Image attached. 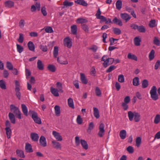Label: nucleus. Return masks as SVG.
Wrapping results in <instances>:
<instances>
[{
    "mask_svg": "<svg viewBox=\"0 0 160 160\" xmlns=\"http://www.w3.org/2000/svg\"><path fill=\"white\" fill-rule=\"evenodd\" d=\"M29 114L31 116L35 122L39 124L42 123L41 118H39L37 112L32 110H30L29 111Z\"/></svg>",
    "mask_w": 160,
    "mask_h": 160,
    "instance_id": "obj_1",
    "label": "nucleus"
},
{
    "mask_svg": "<svg viewBox=\"0 0 160 160\" xmlns=\"http://www.w3.org/2000/svg\"><path fill=\"white\" fill-rule=\"evenodd\" d=\"M157 90L156 87L153 86L151 88L150 92L151 97L154 101H156L158 99V95L157 93Z\"/></svg>",
    "mask_w": 160,
    "mask_h": 160,
    "instance_id": "obj_2",
    "label": "nucleus"
},
{
    "mask_svg": "<svg viewBox=\"0 0 160 160\" xmlns=\"http://www.w3.org/2000/svg\"><path fill=\"white\" fill-rule=\"evenodd\" d=\"M64 45L68 48H71L72 46V40L69 37H67L63 40Z\"/></svg>",
    "mask_w": 160,
    "mask_h": 160,
    "instance_id": "obj_3",
    "label": "nucleus"
},
{
    "mask_svg": "<svg viewBox=\"0 0 160 160\" xmlns=\"http://www.w3.org/2000/svg\"><path fill=\"white\" fill-rule=\"evenodd\" d=\"M104 125L103 123L100 124L99 126V131L98 133V136L100 138L103 137L105 132Z\"/></svg>",
    "mask_w": 160,
    "mask_h": 160,
    "instance_id": "obj_4",
    "label": "nucleus"
},
{
    "mask_svg": "<svg viewBox=\"0 0 160 160\" xmlns=\"http://www.w3.org/2000/svg\"><path fill=\"white\" fill-rule=\"evenodd\" d=\"M120 17L122 19L125 20L126 22H128L131 18V16L126 13H121L120 14Z\"/></svg>",
    "mask_w": 160,
    "mask_h": 160,
    "instance_id": "obj_5",
    "label": "nucleus"
},
{
    "mask_svg": "<svg viewBox=\"0 0 160 160\" xmlns=\"http://www.w3.org/2000/svg\"><path fill=\"white\" fill-rule=\"evenodd\" d=\"M39 142L41 146L42 147H45L47 145L46 139L45 137L42 136L39 139Z\"/></svg>",
    "mask_w": 160,
    "mask_h": 160,
    "instance_id": "obj_6",
    "label": "nucleus"
},
{
    "mask_svg": "<svg viewBox=\"0 0 160 160\" xmlns=\"http://www.w3.org/2000/svg\"><path fill=\"white\" fill-rule=\"evenodd\" d=\"M10 109L11 111L13 112L15 115L17 114L18 112H20V111L18 108L13 104L10 105Z\"/></svg>",
    "mask_w": 160,
    "mask_h": 160,
    "instance_id": "obj_7",
    "label": "nucleus"
},
{
    "mask_svg": "<svg viewBox=\"0 0 160 160\" xmlns=\"http://www.w3.org/2000/svg\"><path fill=\"white\" fill-rule=\"evenodd\" d=\"M102 61H104V62L103 63L104 67L106 68L108 65H109L107 55H104L102 57Z\"/></svg>",
    "mask_w": 160,
    "mask_h": 160,
    "instance_id": "obj_8",
    "label": "nucleus"
},
{
    "mask_svg": "<svg viewBox=\"0 0 160 160\" xmlns=\"http://www.w3.org/2000/svg\"><path fill=\"white\" fill-rule=\"evenodd\" d=\"M52 135L58 141H62V137L59 133L55 131H53L52 132Z\"/></svg>",
    "mask_w": 160,
    "mask_h": 160,
    "instance_id": "obj_9",
    "label": "nucleus"
},
{
    "mask_svg": "<svg viewBox=\"0 0 160 160\" xmlns=\"http://www.w3.org/2000/svg\"><path fill=\"white\" fill-rule=\"evenodd\" d=\"M30 137L32 140L34 142H37L39 139L38 134L36 133L32 132L31 133Z\"/></svg>",
    "mask_w": 160,
    "mask_h": 160,
    "instance_id": "obj_10",
    "label": "nucleus"
},
{
    "mask_svg": "<svg viewBox=\"0 0 160 160\" xmlns=\"http://www.w3.org/2000/svg\"><path fill=\"white\" fill-rule=\"evenodd\" d=\"M57 61L58 62L61 64L66 65L68 63V61L63 57L57 58Z\"/></svg>",
    "mask_w": 160,
    "mask_h": 160,
    "instance_id": "obj_11",
    "label": "nucleus"
},
{
    "mask_svg": "<svg viewBox=\"0 0 160 160\" xmlns=\"http://www.w3.org/2000/svg\"><path fill=\"white\" fill-rule=\"evenodd\" d=\"M8 117L11 122L14 124L16 122V119L14 114L11 112H9L8 114Z\"/></svg>",
    "mask_w": 160,
    "mask_h": 160,
    "instance_id": "obj_12",
    "label": "nucleus"
},
{
    "mask_svg": "<svg viewBox=\"0 0 160 160\" xmlns=\"http://www.w3.org/2000/svg\"><path fill=\"white\" fill-rule=\"evenodd\" d=\"M4 5L6 7L10 8L14 6V3L12 1H8L5 2Z\"/></svg>",
    "mask_w": 160,
    "mask_h": 160,
    "instance_id": "obj_13",
    "label": "nucleus"
},
{
    "mask_svg": "<svg viewBox=\"0 0 160 160\" xmlns=\"http://www.w3.org/2000/svg\"><path fill=\"white\" fill-rule=\"evenodd\" d=\"M52 143L53 144V147L54 148L60 150L61 149V145L59 142L55 141H52Z\"/></svg>",
    "mask_w": 160,
    "mask_h": 160,
    "instance_id": "obj_14",
    "label": "nucleus"
},
{
    "mask_svg": "<svg viewBox=\"0 0 160 160\" xmlns=\"http://www.w3.org/2000/svg\"><path fill=\"white\" fill-rule=\"evenodd\" d=\"M112 22L120 26L122 25V21L120 19H118L116 17L114 18L113 19Z\"/></svg>",
    "mask_w": 160,
    "mask_h": 160,
    "instance_id": "obj_15",
    "label": "nucleus"
},
{
    "mask_svg": "<svg viewBox=\"0 0 160 160\" xmlns=\"http://www.w3.org/2000/svg\"><path fill=\"white\" fill-rule=\"evenodd\" d=\"M80 142L82 148L85 150L88 149V145L87 143V142L84 140L81 139L80 140Z\"/></svg>",
    "mask_w": 160,
    "mask_h": 160,
    "instance_id": "obj_16",
    "label": "nucleus"
},
{
    "mask_svg": "<svg viewBox=\"0 0 160 160\" xmlns=\"http://www.w3.org/2000/svg\"><path fill=\"white\" fill-rule=\"evenodd\" d=\"M22 110L24 115L27 116L28 115V110L26 106L24 104H21Z\"/></svg>",
    "mask_w": 160,
    "mask_h": 160,
    "instance_id": "obj_17",
    "label": "nucleus"
},
{
    "mask_svg": "<svg viewBox=\"0 0 160 160\" xmlns=\"http://www.w3.org/2000/svg\"><path fill=\"white\" fill-rule=\"evenodd\" d=\"M50 91L52 93L55 97H58L59 96L58 91L57 89L53 88L52 87L50 88Z\"/></svg>",
    "mask_w": 160,
    "mask_h": 160,
    "instance_id": "obj_18",
    "label": "nucleus"
},
{
    "mask_svg": "<svg viewBox=\"0 0 160 160\" xmlns=\"http://www.w3.org/2000/svg\"><path fill=\"white\" fill-rule=\"evenodd\" d=\"M28 46L29 50L34 51L35 50V45L32 42L29 41L28 43Z\"/></svg>",
    "mask_w": 160,
    "mask_h": 160,
    "instance_id": "obj_19",
    "label": "nucleus"
},
{
    "mask_svg": "<svg viewBox=\"0 0 160 160\" xmlns=\"http://www.w3.org/2000/svg\"><path fill=\"white\" fill-rule=\"evenodd\" d=\"M25 149L26 152H33V150L32 148L31 145L29 143H26Z\"/></svg>",
    "mask_w": 160,
    "mask_h": 160,
    "instance_id": "obj_20",
    "label": "nucleus"
},
{
    "mask_svg": "<svg viewBox=\"0 0 160 160\" xmlns=\"http://www.w3.org/2000/svg\"><path fill=\"white\" fill-rule=\"evenodd\" d=\"M127 132L125 130H123L121 131L119 133V136L122 139H124L126 137Z\"/></svg>",
    "mask_w": 160,
    "mask_h": 160,
    "instance_id": "obj_21",
    "label": "nucleus"
},
{
    "mask_svg": "<svg viewBox=\"0 0 160 160\" xmlns=\"http://www.w3.org/2000/svg\"><path fill=\"white\" fill-rule=\"evenodd\" d=\"M77 30L78 28L76 25H73L71 26V32L73 34L76 35L77 34Z\"/></svg>",
    "mask_w": 160,
    "mask_h": 160,
    "instance_id": "obj_22",
    "label": "nucleus"
},
{
    "mask_svg": "<svg viewBox=\"0 0 160 160\" xmlns=\"http://www.w3.org/2000/svg\"><path fill=\"white\" fill-rule=\"evenodd\" d=\"M80 75L81 80L82 83L84 84H87L88 82V80L86 78L84 74L82 73H81Z\"/></svg>",
    "mask_w": 160,
    "mask_h": 160,
    "instance_id": "obj_23",
    "label": "nucleus"
},
{
    "mask_svg": "<svg viewBox=\"0 0 160 160\" xmlns=\"http://www.w3.org/2000/svg\"><path fill=\"white\" fill-rule=\"evenodd\" d=\"M75 2L77 4L84 6H87L88 5L87 3L84 0H77L75 1Z\"/></svg>",
    "mask_w": 160,
    "mask_h": 160,
    "instance_id": "obj_24",
    "label": "nucleus"
},
{
    "mask_svg": "<svg viewBox=\"0 0 160 160\" xmlns=\"http://www.w3.org/2000/svg\"><path fill=\"white\" fill-rule=\"evenodd\" d=\"M68 104L69 107L72 109H74L75 108V107L72 99L71 98H69L68 99Z\"/></svg>",
    "mask_w": 160,
    "mask_h": 160,
    "instance_id": "obj_25",
    "label": "nucleus"
},
{
    "mask_svg": "<svg viewBox=\"0 0 160 160\" xmlns=\"http://www.w3.org/2000/svg\"><path fill=\"white\" fill-rule=\"evenodd\" d=\"M55 112L56 115L58 117L60 116V107L58 105H56L54 107Z\"/></svg>",
    "mask_w": 160,
    "mask_h": 160,
    "instance_id": "obj_26",
    "label": "nucleus"
},
{
    "mask_svg": "<svg viewBox=\"0 0 160 160\" xmlns=\"http://www.w3.org/2000/svg\"><path fill=\"white\" fill-rule=\"evenodd\" d=\"M133 85L135 86H138L139 84V79L138 77L134 78L132 80Z\"/></svg>",
    "mask_w": 160,
    "mask_h": 160,
    "instance_id": "obj_27",
    "label": "nucleus"
},
{
    "mask_svg": "<svg viewBox=\"0 0 160 160\" xmlns=\"http://www.w3.org/2000/svg\"><path fill=\"white\" fill-rule=\"evenodd\" d=\"M94 115L97 118H98L100 117L99 112L98 109L96 108H93Z\"/></svg>",
    "mask_w": 160,
    "mask_h": 160,
    "instance_id": "obj_28",
    "label": "nucleus"
},
{
    "mask_svg": "<svg viewBox=\"0 0 160 160\" xmlns=\"http://www.w3.org/2000/svg\"><path fill=\"white\" fill-rule=\"evenodd\" d=\"M140 115L138 112H135V115L134 117V119L136 122H138L140 119Z\"/></svg>",
    "mask_w": 160,
    "mask_h": 160,
    "instance_id": "obj_29",
    "label": "nucleus"
},
{
    "mask_svg": "<svg viewBox=\"0 0 160 160\" xmlns=\"http://www.w3.org/2000/svg\"><path fill=\"white\" fill-rule=\"evenodd\" d=\"M58 48L57 46H55L54 48L53 51V55L54 58H56L58 56Z\"/></svg>",
    "mask_w": 160,
    "mask_h": 160,
    "instance_id": "obj_30",
    "label": "nucleus"
},
{
    "mask_svg": "<svg viewBox=\"0 0 160 160\" xmlns=\"http://www.w3.org/2000/svg\"><path fill=\"white\" fill-rule=\"evenodd\" d=\"M122 6V2L121 0H118L116 3V8L120 10L121 9Z\"/></svg>",
    "mask_w": 160,
    "mask_h": 160,
    "instance_id": "obj_31",
    "label": "nucleus"
},
{
    "mask_svg": "<svg viewBox=\"0 0 160 160\" xmlns=\"http://www.w3.org/2000/svg\"><path fill=\"white\" fill-rule=\"evenodd\" d=\"M134 44L136 46H139L140 45L141 39L138 37H136L134 39Z\"/></svg>",
    "mask_w": 160,
    "mask_h": 160,
    "instance_id": "obj_32",
    "label": "nucleus"
},
{
    "mask_svg": "<svg viewBox=\"0 0 160 160\" xmlns=\"http://www.w3.org/2000/svg\"><path fill=\"white\" fill-rule=\"evenodd\" d=\"M37 67L40 70L43 69V65L42 62L40 60H38L37 62Z\"/></svg>",
    "mask_w": 160,
    "mask_h": 160,
    "instance_id": "obj_33",
    "label": "nucleus"
},
{
    "mask_svg": "<svg viewBox=\"0 0 160 160\" xmlns=\"http://www.w3.org/2000/svg\"><path fill=\"white\" fill-rule=\"evenodd\" d=\"M112 29L113 31L115 34L117 35H119L121 33V31L118 28H113Z\"/></svg>",
    "mask_w": 160,
    "mask_h": 160,
    "instance_id": "obj_34",
    "label": "nucleus"
},
{
    "mask_svg": "<svg viewBox=\"0 0 160 160\" xmlns=\"http://www.w3.org/2000/svg\"><path fill=\"white\" fill-rule=\"evenodd\" d=\"M16 153L21 158H24L25 157L23 151L22 150H16Z\"/></svg>",
    "mask_w": 160,
    "mask_h": 160,
    "instance_id": "obj_35",
    "label": "nucleus"
},
{
    "mask_svg": "<svg viewBox=\"0 0 160 160\" xmlns=\"http://www.w3.org/2000/svg\"><path fill=\"white\" fill-rule=\"evenodd\" d=\"M128 115L129 120L132 121L135 115V112H132V111H129L128 112Z\"/></svg>",
    "mask_w": 160,
    "mask_h": 160,
    "instance_id": "obj_36",
    "label": "nucleus"
},
{
    "mask_svg": "<svg viewBox=\"0 0 160 160\" xmlns=\"http://www.w3.org/2000/svg\"><path fill=\"white\" fill-rule=\"evenodd\" d=\"M5 130H6V133L7 135V138L8 139L10 138H11V135L12 133L11 130L10 128H5Z\"/></svg>",
    "mask_w": 160,
    "mask_h": 160,
    "instance_id": "obj_37",
    "label": "nucleus"
},
{
    "mask_svg": "<svg viewBox=\"0 0 160 160\" xmlns=\"http://www.w3.org/2000/svg\"><path fill=\"white\" fill-rule=\"evenodd\" d=\"M0 87L1 89L3 90H5L6 89L5 82L3 80H0Z\"/></svg>",
    "mask_w": 160,
    "mask_h": 160,
    "instance_id": "obj_38",
    "label": "nucleus"
},
{
    "mask_svg": "<svg viewBox=\"0 0 160 160\" xmlns=\"http://www.w3.org/2000/svg\"><path fill=\"white\" fill-rule=\"evenodd\" d=\"M138 30L139 32L142 33H144L146 31L145 27L142 25L138 26Z\"/></svg>",
    "mask_w": 160,
    "mask_h": 160,
    "instance_id": "obj_39",
    "label": "nucleus"
},
{
    "mask_svg": "<svg viewBox=\"0 0 160 160\" xmlns=\"http://www.w3.org/2000/svg\"><path fill=\"white\" fill-rule=\"evenodd\" d=\"M142 139L140 137H138L136 139V146L138 148L139 147L141 143Z\"/></svg>",
    "mask_w": 160,
    "mask_h": 160,
    "instance_id": "obj_40",
    "label": "nucleus"
},
{
    "mask_svg": "<svg viewBox=\"0 0 160 160\" xmlns=\"http://www.w3.org/2000/svg\"><path fill=\"white\" fill-rule=\"evenodd\" d=\"M20 89H15V95L19 100L21 99V93L20 92Z\"/></svg>",
    "mask_w": 160,
    "mask_h": 160,
    "instance_id": "obj_41",
    "label": "nucleus"
},
{
    "mask_svg": "<svg viewBox=\"0 0 160 160\" xmlns=\"http://www.w3.org/2000/svg\"><path fill=\"white\" fill-rule=\"evenodd\" d=\"M56 86L58 89L59 91L62 93L63 92V91L62 90V85L61 83L59 82H58L56 84Z\"/></svg>",
    "mask_w": 160,
    "mask_h": 160,
    "instance_id": "obj_42",
    "label": "nucleus"
},
{
    "mask_svg": "<svg viewBox=\"0 0 160 160\" xmlns=\"http://www.w3.org/2000/svg\"><path fill=\"white\" fill-rule=\"evenodd\" d=\"M148 85V82L146 79L144 80L142 82V87L143 88H146Z\"/></svg>",
    "mask_w": 160,
    "mask_h": 160,
    "instance_id": "obj_43",
    "label": "nucleus"
},
{
    "mask_svg": "<svg viewBox=\"0 0 160 160\" xmlns=\"http://www.w3.org/2000/svg\"><path fill=\"white\" fill-rule=\"evenodd\" d=\"M128 58L129 59L134 60L135 61L137 60V57L134 55H132L131 53H129L128 55Z\"/></svg>",
    "mask_w": 160,
    "mask_h": 160,
    "instance_id": "obj_44",
    "label": "nucleus"
},
{
    "mask_svg": "<svg viewBox=\"0 0 160 160\" xmlns=\"http://www.w3.org/2000/svg\"><path fill=\"white\" fill-rule=\"evenodd\" d=\"M63 4L66 7H69L72 6L73 3L72 2H69L67 0H66L63 2Z\"/></svg>",
    "mask_w": 160,
    "mask_h": 160,
    "instance_id": "obj_45",
    "label": "nucleus"
},
{
    "mask_svg": "<svg viewBox=\"0 0 160 160\" xmlns=\"http://www.w3.org/2000/svg\"><path fill=\"white\" fill-rule=\"evenodd\" d=\"M95 93L96 95L98 97L101 96L102 92L100 88L98 87H96L95 88Z\"/></svg>",
    "mask_w": 160,
    "mask_h": 160,
    "instance_id": "obj_46",
    "label": "nucleus"
},
{
    "mask_svg": "<svg viewBox=\"0 0 160 160\" xmlns=\"http://www.w3.org/2000/svg\"><path fill=\"white\" fill-rule=\"evenodd\" d=\"M77 22L78 23H87L88 22V21L82 18H78L77 19Z\"/></svg>",
    "mask_w": 160,
    "mask_h": 160,
    "instance_id": "obj_47",
    "label": "nucleus"
},
{
    "mask_svg": "<svg viewBox=\"0 0 160 160\" xmlns=\"http://www.w3.org/2000/svg\"><path fill=\"white\" fill-rule=\"evenodd\" d=\"M154 123L155 124H158L160 122V115L157 114L155 116L154 120Z\"/></svg>",
    "mask_w": 160,
    "mask_h": 160,
    "instance_id": "obj_48",
    "label": "nucleus"
},
{
    "mask_svg": "<svg viewBox=\"0 0 160 160\" xmlns=\"http://www.w3.org/2000/svg\"><path fill=\"white\" fill-rule=\"evenodd\" d=\"M153 43L157 46H160V41L156 37H155L153 41Z\"/></svg>",
    "mask_w": 160,
    "mask_h": 160,
    "instance_id": "obj_49",
    "label": "nucleus"
},
{
    "mask_svg": "<svg viewBox=\"0 0 160 160\" xmlns=\"http://www.w3.org/2000/svg\"><path fill=\"white\" fill-rule=\"evenodd\" d=\"M155 51L153 50H152L149 53V57L150 60H152L154 58V54Z\"/></svg>",
    "mask_w": 160,
    "mask_h": 160,
    "instance_id": "obj_50",
    "label": "nucleus"
},
{
    "mask_svg": "<svg viewBox=\"0 0 160 160\" xmlns=\"http://www.w3.org/2000/svg\"><path fill=\"white\" fill-rule=\"evenodd\" d=\"M16 46L17 51L19 53H21L23 51V48L20 45L17 44Z\"/></svg>",
    "mask_w": 160,
    "mask_h": 160,
    "instance_id": "obj_51",
    "label": "nucleus"
},
{
    "mask_svg": "<svg viewBox=\"0 0 160 160\" xmlns=\"http://www.w3.org/2000/svg\"><path fill=\"white\" fill-rule=\"evenodd\" d=\"M39 47L43 52H46L48 51V47L46 45L41 44L39 46Z\"/></svg>",
    "mask_w": 160,
    "mask_h": 160,
    "instance_id": "obj_52",
    "label": "nucleus"
},
{
    "mask_svg": "<svg viewBox=\"0 0 160 160\" xmlns=\"http://www.w3.org/2000/svg\"><path fill=\"white\" fill-rule=\"evenodd\" d=\"M45 31L46 32L48 33H52L53 32V31L52 28L51 27H47L45 29Z\"/></svg>",
    "mask_w": 160,
    "mask_h": 160,
    "instance_id": "obj_53",
    "label": "nucleus"
},
{
    "mask_svg": "<svg viewBox=\"0 0 160 160\" xmlns=\"http://www.w3.org/2000/svg\"><path fill=\"white\" fill-rule=\"evenodd\" d=\"M6 67L9 70H13V65L10 62H8L6 63Z\"/></svg>",
    "mask_w": 160,
    "mask_h": 160,
    "instance_id": "obj_54",
    "label": "nucleus"
},
{
    "mask_svg": "<svg viewBox=\"0 0 160 160\" xmlns=\"http://www.w3.org/2000/svg\"><path fill=\"white\" fill-rule=\"evenodd\" d=\"M94 124L93 122H90L88 126V129L87 130V131L88 132H90L94 128Z\"/></svg>",
    "mask_w": 160,
    "mask_h": 160,
    "instance_id": "obj_55",
    "label": "nucleus"
},
{
    "mask_svg": "<svg viewBox=\"0 0 160 160\" xmlns=\"http://www.w3.org/2000/svg\"><path fill=\"white\" fill-rule=\"evenodd\" d=\"M82 29L87 33L88 32H89V28L88 26L85 24H83L82 25Z\"/></svg>",
    "mask_w": 160,
    "mask_h": 160,
    "instance_id": "obj_56",
    "label": "nucleus"
},
{
    "mask_svg": "<svg viewBox=\"0 0 160 160\" xmlns=\"http://www.w3.org/2000/svg\"><path fill=\"white\" fill-rule=\"evenodd\" d=\"M19 38L18 39V41L20 43H22L23 42L24 40L23 35L22 33H20L19 34Z\"/></svg>",
    "mask_w": 160,
    "mask_h": 160,
    "instance_id": "obj_57",
    "label": "nucleus"
},
{
    "mask_svg": "<svg viewBox=\"0 0 160 160\" xmlns=\"http://www.w3.org/2000/svg\"><path fill=\"white\" fill-rule=\"evenodd\" d=\"M118 81L121 83L124 82V76L122 74L118 76Z\"/></svg>",
    "mask_w": 160,
    "mask_h": 160,
    "instance_id": "obj_58",
    "label": "nucleus"
},
{
    "mask_svg": "<svg viewBox=\"0 0 160 160\" xmlns=\"http://www.w3.org/2000/svg\"><path fill=\"white\" fill-rule=\"evenodd\" d=\"M156 21L155 20H152L150 21L149 26L150 27L153 28L155 26Z\"/></svg>",
    "mask_w": 160,
    "mask_h": 160,
    "instance_id": "obj_59",
    "label": "nucleus"
},
{
    "mask_svg": "<svg viewBox=\"0 0 160 160\" xmlns=\"http://www.w3.org/2000/svg\"><path fill=\"white\" fill-rule=\"evenodd\" d=\"M77 123L79 124H81L82 123L83 121L82 118H81V116L79 115L78 116L77 119Z\"/></svg>",
    "mask_w": 160,
    "mask_h": 160,
    "instance_id": "obj_60",
    "label": "nucleus"
},
{
    "mask_svg": "<svg viewBox=\"0 0 160 160\" xmlns=\"http://www.w3.org/2000/svg\"><path fill=\"white\" fill-rule=\"evenodd\" d=\"M127 150L130 153H132L134 152L133 148L131 146H128L127 148Z\"/></svg>",
    "mask_w": 160,
    "mask_h": 160,
    "instance_id": "obj_61",
    "label": "nucleus"
},
{
    "mask_svg": "<svg viewBox=\"0 0 160 160\" xmlns=\"http://www.w3.org/2000/svg\"><path fill=\"white\" fill-rule=\"evenodd\" d=\"M41 12L44 16L47 15V13L46 10V8L44 7H43L41 8Z\"/></svg>",
    "mask_w": 160,
    "mask_h": 160,
    "instance_id": "obj_62",
    "label": "nucleus"
},
{
    "mask_svg": "<svg viewBox=\"0 0 160 160\" xmlns=\"http://www.w3.org/2000/svg\"><path fill=\"white\" fill-rule=\"evenodd\" d=\"M25 21L23 19H21L20 21L19 24V27L21 28H23L24 26Z\"/></svg>",
    "mask_w": 160,
    "mask_h": 160,
    "instance_id": "obj_63",
    "label": "nucleus"
},
{
    "mask_svg": "<svg viewBox=\"0 0 160 160\" xmlns=\"http://www.w3.org/2000/svg\"><path fill=\"white\" fill-rule=\"evenodd\" d=\"M75 142L76 146H78L80 144V140L79 137L76 136L75 138Z\"/></svg>",
    "mask_w": 160,
    "mask_h": 160,
    "instance_id": "obj_64",
    "label": "nucleus"
}]
</instances>
